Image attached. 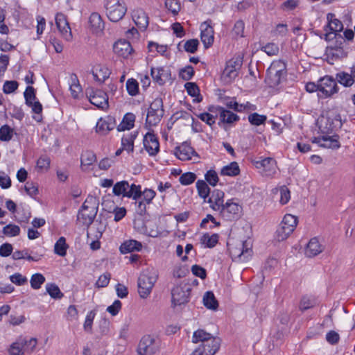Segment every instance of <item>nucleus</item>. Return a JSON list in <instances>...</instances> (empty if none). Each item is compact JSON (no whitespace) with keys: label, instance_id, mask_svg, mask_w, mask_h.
<instances>
[{"label":"nucleus","instance_id":"f257e3e1","mask_svg":"<svg viewBox=\"0 0 355 355\" xmlns=\"http://www.w3.org/2000/svg\"><path fill=\"white\" fill-rule=\"evenodd\" d=\"M98 199L89 195L78 210L77 220L83 225L89 227L95 219L98 210Z\"/></svg>","mask_w":355,"mask_h":355},{"label":"nucleus","instance_id":"f03ea898","mask_svg":"<svg viewBox=\"0 0 355 355\" xmlns=\"http://www.w3.org/2000/svg\"><path fill=\"white\" fill-rule=\"evenodd\" d=\"M158 279V273L155 269L146 271L138 279V293L141 298H146Z\"/></svg>","mask_w":355,"mask_h":355},{"label":"nucleus","instance_id":"7ed1b4c3","mask_svg":"<svg viewBox=\"0 0 355 355\" xmlns=\"http://www.w3.org/2000/svg\"><path fill=\"white\" fill-rule=\"evenodd\" d=\"M191 287L187 283L182 282L171 290V306L173 308L180 307L187 304L190 299Z\"/></svg>","mask_w":355,"mask_h":355},{"label":"nucleus","instance_id":"20e7f679","mask_svg":"<svg viewBox=\"0 0 355 355\" xmlns=\"http://www.w3.org/2000/svg\"><path fill=\"white\" fill-rule=\"evenodd\" d=\"M141 189L140 185L135 184L130 185L128 181L123 180L114 185L112 192L116 196H123V197L137 200L141 196Z\"/></svg>","mask_w":355,"mask_h":355},{"label":"nucleus","instance_id":"39448f33","mask_svg":"<svg viewBox=\"0 0 355 355\" xmlns=\"http://www.w3.org/2000/svg\"><path fill=\"white\" fill-rule=\"evenodd\" d=\"M297 222L296 216L292 214H286L276 231L277 240L279 241L286 240L295 230Z\"/></svg>","mask_w":355,"mask_h":355},{"label":"nucleus","instance_id":"423d86ee","mask_svg":"<svg viewBox=\"0 0 355 355\" xmlns=\"http://www.w3.org/2000/svg\"><path fill=\"white\" fill-rule=\"evenodd\" d=\"M105 6L108 19L113 22L120 21L127 11L124 3L119 0H106Z\"/></svg>","mask_w":355,"mask_h":355},{"label":"nucleus","instance_id":"0eeeda50","mask_svg":"<svg viewBox=\"0 0 355 355\" xmlns=\"http://www.w3.org/2000/svg\"><path fill=\"white\" fill-rule=\"evenodd\" d=\"M164 114L163 101L161 98H156L150 105L146 117V125L155 126L157 125Z\"/></svg>","mask_w":355,"mask_h":355},{"label":"nucleus","instance_id":"6e6552de","mask_svg":"<svg viewBox=\"0 0 355 355\" xmlns=\"http://www.w3.org/2000/svg\"><path fill=\"white\" fill-rule=\"evenodd\" d=\"M242 211V207L237 200L230 199L222 206L218 211L221 217L226 220H233L239 218Z\"/></svg>","mask_w":355,"mask_h":355},{"label":"nucleus","instance_id":"1a4fd4ad","mask_svg":"<svg viewBox=\"0 0 355 355\" xmlns=\"http://www.w3.org/2000/svg\"><path fill=\"white\" fill-rule=\"evenodd\" d=\"M230 254L240 261H245L252 255L251 245L247 241H237L234 244L229 245Z\"/></svg>","mask_w":355,"mask_h":355},{"label":"nucleus","instance_id":"9d476101","mask_svg":"<svg viewBox=\"0 0 355 355\" xmlns=\"http://www.w3.org/2000/svg\"><path fill=\"white\" fill-rule=\"evenodd\" d=\"M339 87L337 85L336 78L331 76H325L319 79V92L324 98H330L338 92Z\"/></svg>","mask_w":355,"mask_h":355},{"label":"nucleus","instance_id":"9b49d317","mask_svg":"<svg viewBox=\"0 0 355 355\" xmlns=\"http://www.w3.org/2000/svg\"><path fill=\"white\" fill-rule=\"evenodd\" d=\"M86 94L89 102L101 110H106L109 107L108 96L106 92L101 89H88Z\"/></svg>","mask_w":355,"mask_h":355},{"label":"nucleus","instance_id":"f8f14e48","mask_svg":"<svg viewBox=\"0 0 355 355\" xmlns=\"http://www.w3.org/2000/svg\"><path fill=\"white\" fill-rule=\"evenodd\" d=\"M211 23V19H207L200 24V39L205 49L209 48L214 40V31Z\"/></svg>","mask_w":355,"mask_h":355},{"label":"nucleus","instance_id":"ddd939ff","mask_svg":"<svg viewBox=\"0 0 355 355\" xmlns=\"http://www.w3.org/2000/svg\"><path fill=\"white\" fill-rule=\"evenodd\" d=\"M209 111L212 113H216V116L217 114H218L220 122L223 123L230 124L239 120V116L237 114L220 106L210 107H209Z\"/></svg>","mask_w":355,"mask_h":355},{"label":"nucleus","instance_id":"4468645a","mask_svg":"<svg viewBox=\"0 0 355 355\" xmlns=\"http://www.w3.org/2000/svg\"><path fill=\"white\" fill-rule=\"evenodd\" d=\"M176 157L182 161L191 160L193 157L198 158V153L187 142H184L175 149Z\"/></svg>","mask_w":355,"mask_h":355},{"label":"nucleus","instance_id":"2eb2a0df","mask_svg":"<svg viewBox=\"0 0 355 355\" xmlns=\"http://www.w3.org/2000/svg\"><path fill=\"white\" fill-rule=\"evenodd\" d=\"M56 26L62 37L67 41L72 38V34L67 17L62 13H58L55 16Z\"/></svg>","mask_w":355,"mask_h":355},{"label":"nucleus","instance_id":"dca6fc26","mask_svg":"<svg viewBox=\"0 0 355 355\" xmlns=\"http://www.w3.org/2000/svg\"><path fill=\"white\" fill-rule=\"evenodd\" d=\"M151 76L154 81L159 85H164L167 81L171 80V71L168 67H160L151 68Z\"/></svg>","mask_w":355,"mask_h":355},{"label":"nucleus","instance_id":"f3484780","mask_svg":"<svg viewBox=\"0 0 355 355\" xmlns=\"http://www.w3.org/2000/svg\"><path fill=\"white\" fill-rule=\"evenodd\" d=\"M154 343L155 340L150 336H143L138 345V354L139 355H153L156 352Z\"/></svg>","mask_w":355,"mask_h":355},{"label":"nucleus","instance_id":"a211bd4d","mask_svg":"<svg viewBox=\"0 0 355 355\" xmlns=\"http://www.w3.org/2000/svg\"><path fill=\"white\" fill-rule=\"evenodd\" d=\"M144 146L150 156H155L159 150V143L156 135L147 132L144 138Z\"/></svg>","mask_w":355,"mask_h":355},{"label":"nucleus","instance_id":"6ab92c4d","mask_svg":"<svg viewBox=\"0 0 355 355\" xmlns=\"http://www.w3.org/2000/svg\"><path fill=\"white\" fill-rule=\"evenodd\" d=\"M115 127V119L113 116H107L98 119L96 125V131L101 135H105Z\"/></svg>","mask_w":355,"mask_h":355},{"label":"nucleus","instance_id":"aec40b11","mask_svg":"<svg viewBox=\"0 0 355 355\" xmlns=\"http://www.w3.org/2000/svg\"><path fill=\"white\" fill-rule=\"evenodd\" d=\"M257 168L262 169L266 175H272L275 173L277 168L276 161L271 157H266L255 162Z\"/></svg>","mask_w":355,"mask_h":355},{"label":"nucleus","instance_id":"412c9836","mask_svg":"<svg viewBox=\"0 0 355 355\" xmlns=\"http://www.w3.org/2000/svg\"><path fill=\"white\" fill-rule=\"evenodd\" d=\"M113 51L119 56L127 58L133 51V49L128 41L120 40L114 43Z\"/></svg>","mask_w":355,"mask_h":355},{"label":"nucleus","instance_id":"4be33fe9","mask_svg":"<svg viewBox=\"0 0 355 355\" xmlns=\"http://www.w3.org/2000/svg\"><path fill=\"white\" fill-rule=\"evenodd\" d=\"M225 193L223 191L214 189L211 196L209 198L207 202L210 204V207L216 211H218L224 205Z\"/></svg>","mask_w":355,"mask_h":355},{"label":"nucleus","instance_id":"5701e85b","mask_svg":"<svg viewBox=\"0 0 355 355\" xmlns=\"http://www.w3.org/2000/svg\"><path fill=\"white\" fill-rule=\"evenodd\" d=\"M132 19L139 28L146 29L148 25V17L142 9H136L132 12Z\"/></svg>","mask_w":355,"mask_h":355},{"label":"nucleus","instance_id":"b1692460","mask_svg":"<svg viewBox=\"0 0 355 355\" xmlns=\"http://www.w3.org/2000/svg\"><path fill=\"white\" fill-rule=\"evenodd\" d=\"M323 251V247L316 238L310 240L305 250V254L308 257H315Z\"/></svg>","mask_w":355,"mask_h":355},{"label":"nucleus","instance_id":"393cba45","mask_svg":"<svg viewBox=\"0 0 355 355\" xmlns=\"http://www.w3.org/2000/svg\"><path fill=\"white\" fill-rule=\"evenodd\" d=\"M220 345V340L219 338H209L204 344H201L198 347L202 348V351L204 354H208L214 351V354L218 352Z\"/></svg>","mask_w":355,"mask_h":355},{"label":"nucleus","instance_id":"a878e982","mask_svg":"<svg viewBox=\"0 0 355 355\" xmlns=\"http://www.w3.org/2000/svg\"><path fill=\"white\" fill-rule=\"evenodd\" d=\"M91 28L93 32L98 33L103 31L105 27V24L101 18V16L97 12H93L89 19Z\"/></svg>","mask_w":355,"mask_h":355},{"label":"nucleus","instance_id":"bb28decb","mask_svg":"<svg viewBox=\"0 0 355 355\" xmlns=\"http://www.w3.org/2000/svg\"><path fill=\"white\" fill-rule=\"evenodd\" d=\"M142 248V245L140 242L136 240H129L122 243L119 248L120 252L122 254L129 253L133 251H140Z\"/></svg>","mask_w":355,"mask_h":355},{"label":"nucleus","instance_id":"cd10ccee","mask_svg":"<svg viewBox=\"0 0 355 355\" xmlns=\"http://www.w3.org/2000/svg\"><path fill=\"white\" fill-rule=\"evenodd\" d=\"M138 132H131L128 135H124L121 139V146L125 150L129 152L134 150V141L137 137Z\"/></svg>","mask_w":355,"mask_h":355},{"label":"nucleus","instance_id":"c85d7f7f","mask_svg":"<svg viewBox=\"0 0 355 355\" xmlns=\"http://www.w3.org/2000/svg\"><path fill=\"white\" fill-rule=\"evenodd\" d=\"M94 78L96 80L103 83L106 79L110 77L111 73L110 69L105 67L99 65L96 68L95 71H92Z\"/></svg>","mask_w":355,"mask_h":355},{"label":"nucleus","instance_id":"c756f323","mask_svg":"<svg viewBox=\"0 0 355 355\" xmlns=\"http://www.w3.org/2000/svg\"><path fill=\"white\" fill-rule=\"evenodd\" d=\"M204 306L210 310L216 311L218 307V302L211 291H207L203 296Z\"/></svg>","mask_w":355,"mask_h":355},{"label":"nucleus","instance_id":"7c9ffc66","mask_svg":"<svg viewBox=\"0 0 355 355\" xmlns=\"http://www.w3.org/2000/svg\"><path fill=\"white\" fill-rule=\"evenodd\" d=\"M135 116L132 113H127L124 115L122 121L117 126L119 132L130 130L134 127Z\"/></svg>","mask_w":355,"mask_h":355},{"label":"nucleus","instance_id":"2f4dec72","mask_svg":"<svg viewBox=\"0 0 355 355\" xmlns=\"http://www.w3.org/2000/svg\"><path fill=\"white\" fill-rule=\"evenodd\" d=\"M327 19L329 20L328 27L331 31V33H327L326 37H329L330 34L333 33L340 32L343 31V25L342 22L339 19L334 18V14H328Z\"/></svg>","mask_w":355,"mask_h":355},{"label":"nucleus","instance_id":"473e14b6","mask_svg":"<svg viewBox=\"0 0 355 355\" xmlns=\"http://www.w3.org/2000/svg\"><path fill=\"white\" fill-rule=\"evenodd\" d=\"M336 82L345 87H350L354 83L355 80L352 78L350 74L346 71H340L336 74Z\"/></svg>","mask_w":355,"mask_h":355},{"label":"nucleus","instance_id":"72a5a7b5","mask_svg":"<svg viewBox=\"0 0 355 355\" xmlns=\"http://www.w3.org/2000/svg\"><path fill=\"white\" fill-rule=\"evenodd\" d=\"M338 139L339 136L338 135H335L331 137L323 136L322 137V144H321V147L338 149L340 146Z\"/></svg>","mask_w":355,"mask_h":355},{"label":"nucleus","instance_id":"f704fd0d","mask_svg":"<svg viewBox=\"0 0 355 355\" xmlns=\"http://www.w3.org/2000/svg\"><path fill=\"white\" fill-rule=\"evenodd\" d=\"M71 83L69 90L71 95L73 98H78L79 94L82 92V87L79 83L78 76L75 73H72L70 77Z\"/></svg>","mask_w":355,"mask_h":355},{"label":"nucleus","instance_id":"c9c22d12","mask_svg":"<svg viewBox=\"0 0 355 355\" xmlns=\"http://www.w3.org/2000/svg\"><path fill=\"white\" fill-rule=\"evenodd\" d=\"M24 343L22 337H19L15 342L12 343L8 349L10 355H24Z\"/></svg>","mask_w":355,"mask_h":355},{"label":"nucleus","instance_id":"e433bc0d","mask_svg":"<svg viewBox=\"0 0 355 355\" xmlns=\"http://www.w3.org/2000/svg\"><path fill=\"white\" fill-rule=\"evenodd\" d=\"M240 173L239 166L237 162H233L230 164L225 166L220 171V175L228 176H236Z\"/></svg>","mask_w":355,"mask_h":355},{"label":"nucleus","instance_id":"4c0bfd02","mask_svg":"<svg viewBox=\"0 0 355 355\" xmlns=\"http://www.w3.org/2000/svg\"><path fill=\"white\" fill-rule=\"evenodd\" d=\"M238 73V71L232 69V67L226 65L222 73L221 79L225 84H230L237 77Z\"/></svg>","mask_w":355,"mask_h":355},{"label":"nucleus","instance_id":"58836bf2","mask_svg":"<svg viewBox=\"0 0 355 355\" xmlns=\"http://www.w3.org/2000/svg\"><path fill=\"white\" fill-rule=\"evenodd\" d=\"M214 338V337L213 336L203 329H198L194 331L192 337V342L194 343L201 342V344H204L208 340V339Z\"/></svg>","mask_w":355,"mask_h":355},{"label":"nucleus","instance_id":"ea45409f","mask_svg":"<svg viewBox=\"0 0 355 355\" xmlns=\"http://www.w3.org/2000/svg\"><path fill=\"white\" fill-rule=\"evenodd\" d=\"M218 238L219 236L217 234L209 235V234L206 233L202 235L200 241L205 247L211 248H214L217 244Z\"/></svg>","mask_w":355,"mask_h":355},{"label":"nucleus","instance_id":"a19ab883","mask_svg":"<svg viewBox=\"0 0 355 355\" xmlns=\"http://www.w3.org/2000/svg\"><path fill=\"white\" fill-rule=\"evenodd\" d=\"M196 188L199 196L206 201L210 193V189L205 181L199 180L196 182Z\"/></svg>","mask_w":355,"mask_h":355},{"label":"nucleus","instance_id":"79ce46f5","mask_svg":"<svg viewBox=\"0 0 355 355\" xmlns=\"http://www.w3.org/2000/svg\"><path fill=\"white\" fill-rule=\"evenodd\" d=\"M12 258L14 260H19L22 259H26L29 261H39V258H35L29 254V250L24 249L23 250H16L12 254Z\"/></svg>","mask_w":355,"mask_h":355},{"label":"nucleus","instance_id":"37998d69","mask_svg":"<svg viewBox=\"0 0 355 355\" xmlns=\"http://www.w3.org/2000/svg\"><path fill=\"white\" fill-rule=\"evenodd\" d=\"M68 245L66 243L64 237H60L55 244L54 252L61 257H64L67 254Z\"/></svg>","mask_w":355,"mask_h":355},{"label":"nucleus","instance_id":"c03bdc74","mask_svg":"<svg viewBox=\"0 0 355 355\" xmlns=\"http://www.w3.org/2000/svg\"><path fill=\"white\" fill-rule=\"evenodd\" d=\"M14 129L6 124L0 128V141H10L13 137Z\"/></svg>","mask_w":355,"mask_h":355},{"label":"nucleus","instance_id":"a18cd8bd","mask_svg":"<svg viewBox=\"0 0 355 355\" xmlns=\"http://www.w3.org/2000/svg\"><path fill=\"white\" fill-rule=\"evenodd\" d=\"M46 290L52 298L61 299L63 297V293L55 284H47Z\"/></svg>","mask_w":355,"mask_h":355},{"label":"nucleus","instance_id":"49530a36","mask_svg":"<svg viewBox=\"0 0 355 355\" xmlns=\"http://www.w3.org/2000/svg\"><path fill=\"white\" fill-rule=\"evenodd\" d=\"M248 121L253 125H260L261 124H264L267 120V116L266 115L259 114L257 112H254L250 114L248 117Z\"/></svg>","mask_w":355,"mask_h":355},{"label":"nucleus","instance_id":"de8ad7c7","mask_svg":"<svg viewBox=\"0 0 355 355\" xmlns=\"http://www.w3.org/2000/svg\"><path fill=\"white\" fill-rule=\"evenodd\" d=\"M96 160V155L94 152L86 150L81 155V164L84 166H90Z\"/></svg>","mask_w":355,"mask_h":355},{"label":"nucleus","instance_id":"09e8293b","mask_svg":"<svg viewBox=\"0 0 355 355\" xmlns=\"http://www.w3.org/2000/svg\"><path fill=\"white\" fill-rule=\"evenodd\" d=\"M280 71H286V64L281 60L273 61L268 69V73H277Z\"/></svg>","mask_w":355,"mask_h":355},{"label":"nucleus","instance_id":"8fccbe9b","mask_svg":"<svg viewBox=\"0 0 355 355\" xmlns=\"http://www.w3.org/2000/svg\"><path fill=\"white\" fill-rule=\"evenodd\" d=\"M126 89L129 95L136 96L139 93V83L134 78H129L126 82Z\"/></svg>","mask_w":355,"mask_h":355},{"label":"nucleus","instance_id":"3c124183","mask_svg":"<svg viewBox=\"0 0 355 355\" xmlns=\"http://www.w3.org/2000/svg\"><path fill=\"white\" fill-rule=\"evenodd\" d=\"M286 71H280L277 73H268L267 71V76L269 80V84L271 87L278 85L281 83L282 77L286 74Z\"/></svg>","mask_w":355,"mask_h":355},{"label":"nucleus","instance_id":"603ef678","mask_svg":"<svg viewBox=\"0 0 355 355\" xmlns=\"http://www.w3.org/2000/svg\"><path fill=\"white\" fill-rule=\"evenodd\" d=\"M45 277L40 273H35L32 275L31 278V286L33 289H39L41 286L44 283Z\"/></svg>","mask_w":355,"mask_h":355},{"label":"nucleus","instance_id":"864d4df0","mask_svg":"<svg viewBox=\"0 0 355 355\" xmlns=\"http://www.w3.org/2000/svg\"><path fill=\"white\" fill-rule=\"evenodd\" d=\"M165 7L171 12L173 15H176L180 10V3L178 0H166Z\"/></svg>","mask_w":355,"mask_h":355},{"label":"nucleus","instance_id":"5fc2aeb1","mask_svg":"<svg viewBox=\"0 0 355 355\" xmlns=\"http://www.w3.org/2000/svg\"><path fill=\"white\" fill-rule=\"evenodd\" d=\"M196 175L192 172H187L182 174L179 178V181L182 185H189L196 180Z\"/></svg>","mask_w":355,"mask_h":355},{"label":"nucleus","instance_id":"6e6d98bb","mask_svg":"<svg viewBox=\"0 0 355 355\" xmlns=\"http://www.w3.org/2000/svg\"><path fill=\"white\" fill-rule=\"evenodd\" d=\"M3 233L8 236H15L19 234L20 228L17 225L8 224L3 228Z\"/></svg>","mask_w":355,"mask_h":355},{"label":"nucleus","instance_id":"4d7b16f0","mask_svg":"<svg viewBox=\"0 0 355 355\" xmlns=\"http://www.w3.org/2000/svg\"><path fill=\"white\" fill-rule=\"evenodd\" d=\"M261 49L270 56L277 55L279 51L278 45L275 43H268L263 46Z\"/></svg>","mask_w":355,"mask_h":355},{"label":"nucleus","instance_id":"13d9d810","mask_svg":"<svg viewBox=\"0 0 355 355\" xmlns=\"http://www.w3.org/2000/svg\"><path fill=\"white\" fill-rule=\"evenodd\" d=\"M22 341L25 343L24 347V352L29 354H31L34 351L37 344V340L35 338L27 340L26 338L22 337Z\"/></svg>","mask_w":355,"mask_h":355},{"label":"nucleus","instance_id":"bf43d9fd","mask_svg":"<svg viewBox=\"0 0 355 355\" xmlns=\"http://www.w3.org/2000/svg\"><path fill=\"white\" fill-rule=\"evenodd\" d=\"M194 70L193 67L188 65L184 68L180 69L179 76L184 80H189L192 78L194 75Z\"/></svg>","mask_w":355,"mask_h":355},{"label":"nucleus","instance_id":"052dcab7","mask_svg":"<svg viewBox=\"0 0 355 355\" xmlns=\"http://www.w3.org/2000/svg\"><path fill=\"white\" fill-rule=\"evenodd\" d=\"M199 42L197 39L187 40L184 45V50L191 53H194L198 50Z\"/></svg>","mask_w":355,"mask_h":355},{"label":"nucleus","instance_id":"680f3d73","mask_svg":"<svg viewBox=\"0 0 355 355\" xmlns=\"http://www.w3.org/2000/svg\"><path fill=\"white\" fill-rule=\"evenodd\" d=\"M24 96L27 105L36 100L35 89L31 86L26 87Z\"/></svg>","mask_w":355,"mask_h":355},{"label":"nucleus","instance_id":"e2e57ef3","mask_svg":"<svg viewBox=\"0 0 355 355\" xmlns=\"http://www.w3.org/2000/svg\"><path fill=\"white\" fill-rule=\"evenodd\" d=\"M19 84L16 80H6L3 86V92L6 94H11L18 88Z\"/></svg>","mask_w":355,"mask_h":355},{"label":"nucleus","instance_id":"0e129e2a","mask_svg":"<svg viewBox=\"0 0 355 355\" xmlns=\"http://www.w3.org/2000/svg\"><path fill=\"white\" fill-rule=\"evenodd\" d=\"M96 312L95 311L92 310L90 311L85 318V322H84V329L86 331L91 332L92 329V324L93 320L95 318Z\"/></svg>","mask_w":355,"mask_h":355},{"label":"nucleus","instance_id":"69168bd1","mask_svg":"<svg viewBox=\"0 0 355 355\" xmlns=\"http://www.w3.org/2000/svg\"><path fill=\"white\" fill-rule=\"evenodd\" d=\"M206 181L211 186L214 187L218 182L217 173L214 170H209L205 175Z\"/></svg>","mask_w":355,"mask_h":355},{"label":"nucleus","instance_id":"338daca9","mask_svg":"<svg viewBox=\"0 0 355 355\" xmlns=\"http://www.w3.org/2000/svg\"><path fill=\"white\" fill-rule=\"evenodd\" d=\"M184 87L191 96L196 97L200 94V89L195 83L188 82L185 84Z\"/></svg>","mask_w":355,"mask_h":355},{"label":"nucleus","instance_id":"774afa93","mask_svg":"<svg viewBox=\"0 0 355 355\" xmlns=\"http://www.w3.org/2000/svg\"><path fill=\"white\" fill-rule=\"evenodd\" d=\"M51 159L46 156H41L37 162V167L40 170H47L50 166Z\"/></svg>","mask_w":355,"mask_h":355}]
</instances>
